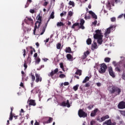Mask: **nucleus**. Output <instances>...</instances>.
Wrapping results in <instances>:
<instances>
[{
	"label": "nucleus",
	"mask_w": 125,
	"mask_h": 125,
	"mask_svg": "<svg viewBox=\"0 0 125 125\" xmlns=\"http://www.w3.org/2000/svg\"><path fill=\"white\" fill-rule=\"evenodd\" d=\"M95 32V34H93V38L95 40H97V42L99 43V44L101 45L102 44V43L103 42V40L102 39H103V35H102V33H101V30H96Z\"/></svg>",
	"instance_id": "1"
},
{
	"label": "nucleus",
	"mask_w": 125,
	"mask_h": 125,
	"mask_svg": "<svg viewBox=\"0 0 125 125\" xmlns=\"http://www.w3.org/2000/svg\"><path fill=\"white\" fill-rule=\"evenodd\" d=\"M42 17L41 16H38L36 17V19L38 20V21H36L35 23V26L34 27V34L36 35V31H37V29H39L40 28V26L42 25Z\"/></svg>",
	"instance_id": "2"
},
{
	"label": "nucleus",
	"mask_w": 125,
	"mask_h": 125,
	"mask_svg": "<svg viewBox=\"0 0 125 125\" xmlns=\"http://www.w3.org/2000/svg\"><path fill=\"white\" fill-rule=\"evenodd\" d=\"M108 89L110 93H115L116 95H120V94L122 91L120 88L115 86L110 87Z\"/></svg>",
	"instance_id": "3"
},
{
	"label": "nucleus",
	"mask_w": 125,
	"mask_h": 125,
	"mask_svg": "<svg viewBox=\"0 0 125 125\" xmlns=\"http://www.w3.org/2000/svg\"><path fill=\"white\" fill-rule=\"evenodd\" d=\"M106 70H107V65L106 64L104 63L101 64L99 69V72L100 74H104V73H105Z\"/></svg>",
	"instance_id": "4"
},
{
	"label": "nucleus",
	"mask_w": 125,
	"mask_h": 125,
	"mask_svg": "<svg viewBox=\"0 0 125 125\" xmlns=\"http://www.w3.org/2000/svg\"><path fill=\"white\" fill-rule=\"evenodd\" d=\"M53 121V118L50 117H46L42 118L43 125H47V124H51Z\"/></svg>",
	"instance_id": "5"
},
{
	"label": "nucleus",
	"mask_w": 125,
	"mask_h": 125,
	"mask_svg": "<svg viewBox=\"0 0 125 125\" xmlns=\"http://www.w3.org/2000/svg\"><path fill=\"white\" fill-rule=\"evenodd\" d=\"M78 116L80 118H86L87 113L84 112L83 110L80 109L78 111Z\"/></svg>",
	"instance_id": "6"
},
{
	"label": "nucleus",
	"mask_w": 125,
	"mask_h": 125,
	"mask_svg": "<svg viewBox=\"0 0 125 125\" xmlns=\"http://www.w3.org/2000/svg\"><path fill=\"white\" fill-rule=\"evenodd\" d=\"M24 22L28 25H30V24H34V21L31 17H26L24 19Z\"/></svg>",
	"instance_id": "7"
},
{
	"label": "nucleus",
	"mask_w": 125,
	"mask_h": 125,
	"mask_svg": "<svg viewBox=\"0 0 125 125\" xmlns=\"http://www.w3.org/2000/svg\"><path fill=\"white\" fill-rule=\"evenodd\" d=\"M27 103L28 104V105L29 106H36L37 105V104L36 103V101L35 100H28L27 101Z\"/></svg>",
	"instance_id": "8"
},
{
	"label": "nucleus",
	"mask_w": 125,
	"mask_h": 125,
	"mask_svg": "<svg viewBox=\"0 0 125 125\" xmlns=\"http://www.w3.org/2000/svg\"><path fill=\"white\" fill-rule=\"evenodd\" d=\"M35 77H36V80H35L36 83H39V82L41 83L42 81V78L41 77V75L36 73Z\"/></svg>",
	"instance_id": "9"
},
{
	"label": "nucleus",
	"mask_w": 125,
	"mask_h": 125,
	"mask_svg": "<svg viewBox=\"0 0 125 125\" xmlns=\"http://www.w3.org/2000/svg\"><path fill=\"white\" fill-rule=\"evenodd\" d=\"M118 109H125V102L124 101L120 102L118 105Z\"/></svg>",
	"instance_id": "10"
},
{
	"label": "nucleus",
	"mask_w": 125,
	"mask_h": 125,
	"mask_svg": "<svg viewBox=\"0 0 125 125\" xmlns=\"http://www.w3.org/2000/svg\"><path fill=\"white\" fill-rule=\"evenodd\" d=\"M108 73L110 76H111V77H112V78H115V77H116V76H115V73L113 71V68H112V67H109L108 68Z\"/></svg>",
	"instance_id": "11"
},
{
	"label": "nucleus",
	"mask_w": 125,
	"mask_h": 125,
	"mask_svg": "<svg viewBox=\"0 0 125 125\" xmlns=\"http://www.w3.org/2000/svg\"><path fill=\"white\" fill-rule=\"evenodd\" d=\"M61 105L63 107H66V106H67V107L69 108L70 106V103H69V100L66 101V103L65 101L62 102Z\"/></svg>",
	"instance_id": "12"
},
{
	"label": "nucleus",
	"mask_w": 125,
	"mask_h": 125,
	"mask_svg": "<svg viewBox=\"0 0 125 125\" xmlns=\"http://www.w3.org/2000/svg\"><path fill=\"white\" fill-rule=\"evenodd\" d=\"M58 68H56L54 71H52L50 73L48 74L49 77H53L54 76V74H56L57 73H58Z\"/></svg>",
	"instance_id": "13"
},
{
	"label": "nucleus",
	"mask_w": 125,
	"mask_h": 125,
	"mask_svg": "<svg viewBox=\"0 0 125 125\" xmlns=\"http://www.w3.org/2000/svg\"><path fill=\"white\" fill-rule=\"evenodd\" d=\"M107 119H109V115H105L103 117L101 118V120L99 118H97V121H99L101 123L102 122H104L105 120H107Z\"/></svg>",
	"instance_id": "14"
},
{
	"label": "nucleus",
	"mask_w": 125,
	"mask_h": 125,
	"mask_svg": "<svg viewBox=\"0 0 125 125\" xmlns=\"http://www.w3.org/2000/svg\"><path fill=\"white\" fill-rule=\"evenodd\" d=\"M114 66H117L115 68L116 71H117L118 72H121V69H120V67H121V63H113Z\"/></svg>",
	"instance_id": "15"
},
{
	"label": "nucleus",
	"mask_w": 125,
	"mask_h": 125,
	"mask_svg": "<svg viewBox=\"0 0 125 125\" xmlns=\"http://www.w3.org/2000/svg\"><path fill=\"white\" fill-rule=\"evenodd\" d=\"M98 112V108H96L94 110H93L91 114H90V116L91 117H95L96 116V113Z\"/></svg>",
	"instance_id": "16"
},
{
	"label": "nucleus",
	"mask_w": 125,
	"mask_h": 125,
	"mask_svg": "<svg viewBox=\"0 0 125 125\" xmlns=\"http://www.w3.org/2000/svg\"><path fill=\"white\" fill-rule=\"evenodd\" d=\"M88 13L89 14H90V15H91L92 18L94 19H97V16L92 11H88Z\"/></svg>",
	"instance_id": "17"
},
{
	"label": "nucleus",
	"mask_w": 125,
	"mask_h": 125,
	"mask_svg": "<svg viewBox=\"0 0 125 125\" xmlns=\"http://www.w3.org/2000/svg\"><path fill=\"white\" fill-rule=\"evenodd\" d=\"M97 43L96 42H93V43L91 45V49L92 50H94V49H97Z\"/></svg>",
	"instance_id": "18"
},
{
	"label": "nucleus",
	"mask_w": 125,
	"mask_h": 125,
	"mask_svg": "<svg viewBox=\"0 0 125 125\" xmlns=\"http://www.w3.org/2000/svg\"><path fill=\"white\" fill-rule=\"evenodd\" d=\"M114 26H111L109 27L108 28L106 29V31L105 32L104 35H107V34H110L111 33V29H112L113 28Z\"/></svg>",
	"instance_id": "19"
},
{
	"label": "nucleus",
	"mask_w": 125,
	"mask_h": 125,
	"mask_svg": "<svg viewBox=\"0 0 125 125\" xmlns=\"http://www.w3.org/2000/svg\"><path fill=\"white\" fill-rule=\"evenodd\" d=\"M65 51L66 53H72V49H71V47H66L65 49Z\"/></svg>",
	"instance_id": "20"
},
{
	"label": "nucleus",
	"mask_w": 125,
	"mask_h": 125,
	"mask_svg": "<svg viewBox=\"0 0 125 125\" xmlns=\"http://www.w3.org/2000/svg\"><path fill=\"white\" fill-rule=\"evenodd\" d=\"M90 78H91V77H88L86 76L85 79H84V80L83 81V83H86L87 82H88V81H89V79H90Z\"/></svg>",
	"instance_id": "21"
},
{
	"label": "nucleus",
	"mask_w": 125,
	"mask_h": 125,
	"mask_svg": "<svg viewBox=\"0 0 125 125\" xmlns=\"http://www.w3.org/2000/svg\"><path fill=\"white\" fill-rule=\"evenodd\" d=\"M89 54V51H87L84 53V55L83 56V58L84 59L86 57H87V55Z\"/></svg>",
	"instance_id": "22"
},
{
	"label": "nucleus",
	"mask_w": 125,
	"mask_h": 125,
	"mask_svg": "<svg viewBox=\"0 0 125 125\" xmlns=\"http://www.w3.org/2000/svg\"><path fill=\"white\" fill-rule=\"evenodd\" d=\"M76 75H79V76H82V70L78 69L75 72Z\"/></svg>",
	"instance_id": "23"
},
{
	"label": "nucleus",
	"mask_w": 125,
	"mask_h": 125,
	"mask_svg": "<svg viewBox=\"0 0 125 125\" xmlns=\"http://www.w3.org/2000/svg\"><path fill=\"white\" fill-rule=\"evenodd\" d=\"M112 123V122L111 121V120L109 119L104 122V124L106 125H111Z\"/></svg>",
	"instance_id": "24"
},
{
	"label": "nucleus",
	"mask_w": 125,
	"mask_h": 125,
	"mask_svg": "<svg viewBox=\"0 0 125 125\" xmlns=\"http://www.w3.org/2000/svg\"><path fill=\"white\" fill-rule=\"evenodd\" d=\"M40 89H39V87H36L33 90H31V92H33V91H35L36 93H38Z\"/></svg>",
	"instance_id": "25"
},
{
	"label": "nucleus",
	"mask_w": 125,
	"mask_h": 125,
	"mask_svg": "<svg viewBox=\"0 0 125 125\" xmlns=\"http://www.w3.org/2000/svg\"><path fill=\"white\" fill-rule=\"evenodd\" d=\"M49 19V21L50 20V19H54V12H52Z\"/></svg>",
	"instance_id": "26"
},
{
	"label": "nucleus",
	"mask_w": 125,
	"mask_h": 125,
	"mask_svg": "<svg viewBox=\"0 0 125 125\" xmlns=\"http://www.w3.org/2000/svg\"><path fill=\"white\" fill-rule=\"evenodd\" d=\"M13 117H14L13 114L12 113V112H10V116L9 118V121H12L13 120Z\"/></svg>",
	"instance_id": "27"
},
{
	"label": "nucleus",
	"mask_w": 125,
	"mask_h": 125,
	"mask_svg": "<svg viewBox=\"0 0 125 125\" xmlns=\"http://www.w3.org/2000/svg\"><path fill=\"white\" fill-rule=\"evenodd\" d=\"M111 61V58L106 57L104 59V62L106 63H109Z\"/></svg>",
	"instance_id": "28"
},
{
	"label": "nucleus",
	"mask_w": 125,
	"mask_h": 125,
	"mask_svg": "<svg viewBox=\"0 0 125 125\" xmlns=\"http://www.w3.org/2000/svg\"><path fill=\"white\" fill-rule=\"evenodd\" d=\"M57 26L58 27H61L62 26H64V23L61 21L58 22H57Z\"/></svg>",
	"instance_id": "29"
},
{
	"label": "nucleus",
	"mask_w": 125,
	"mask_h": 125,
	"mask_svg": "<svg viewBox=\"0 0 125 125\" xmlns=\"http://www.w3.org/2000/svg\"><path fill=\"white\" fill-rule=\"evenodd\" d=\"M91 39L90 38H88L87 40H86V43L87 44H88V45H89V44H91Z\"/></svg>",
	"instance_id": "30"
},
{
	"label": "nucleus",
	"mask_w": 125,
	"mask_h": 125,
	"mask_svg": "<svg viewBox=\"0 0 125 125\" xmlns=\"http://www.w3.org/2000/svg\"><path fill=\"white\" fill-rule=\"evenodd\" d=\"M79 86H80V85L77 84L73 87V89L75 91H77V90H78V89H79Z\"/></svg>",
	"instance_id": "31"
},
{
	"label": "nucleus",
	"mask_w": 125,
	"mask_h": 125,
	"mask_svg": "<svg viewBox=\"0 0 125 125\" xmlns=\"http://www.w3.org/2000/svg\"><path fill=\"white\" fill-rule=\"evenodd\" d=\"M32 82H34L36 80V77L33 74H31Z\"/></svg>",
	"instance_id": "32"
},
{
	"label": "nucleus",
	"mask_w": 125,
	"mask_h": 125,
	"mask_svg": "<svg viewBox=\"0 0 125 125\" xmlns=\"http://www.w3.org/2000/svg\"><path fill=\"white\" fill-rule=\"evenodd\" d=\"M68 4L69 5H72V7L75 6V2L73 1H69Z\"/></svg>",
	"instance_id": "33"
},
{
	"label": "nucleus",
	"mask_w": 125,
	"mask_h": 125,
	"mask_svg": "<svg viewBox=\"0 0 125 125\" xmlns=\"http://www.w3.org/2000/svg\"><path fill=\"white\" fill-rule=\"evenodd\" d=\"M31 3V2H32V0H27V1L26 2V4L25 5V8H26V7H28V6H29V3Z\"/></svg>",
	"instance_id": "34"
},
{
	"label": "nucleus",
	"mask_w": 125,
	"mask_h": 125,
	"mask_svg": "<svg viewBox=\"0 0 125 125\" xmlns=\"http://www.w3.org/2000/svg\"><path fill=\"white\" fill-rule=\"evenodd\" d=\"M66 58H67V59H68L69 60H70V59H72V55L70 54H67Z\"/></svg>",
	"instance_id": "35"
},
{
	"label": "nucleus",
	"mask_w": 125,
	"mask_h": 125,
	"mask_svg": "<svg viewBox=\"0 0 125 125\" xmlns=\"http://www.w3.org/2000/svg\"><path fill=\"white\" fill-rule=\"evenodd\" d=\"M65 77H66V75H65V74H61L59 76V77L61 79H64V78H65Z\"/></svg>",
	"instance_id": "36"
},
{
	"label": "nucleus",
	"mask_w": 125,
	"mask_h": 125,
	"mask_svg": "<svg viewBox=\"0 0 125 125\" xmlns=\"http://www.w3.org/2000/svg\"><path fill=\"white\" fill-rule=\"evenodd\" d=\"M45 32V27H42V32L41 33L40 35H43Z\"/></svg>",
	"instance_id": "37"
},
{
	"label": "nucleus",
	"mask_w": 125,
	"mask_h": 125,
	"mask_svg": "<svg viewBox=\"0 0 125 125\" xmlns=\"http://www.w3.org/2000/svg\"><path fill=\"white\" fill-rule=\"evenodd\" d=\"M57 49H60L61 48V43H59L57 44Z\"/></svg>",
	"instance_id": "38"
},
{
	"label": "nucleus",
	"mask_w": 125,
	"mask_h": 125,
	"mask_svg": "<svg viewBox=\"0 0 125 125\" xmlns=\"http://www.w3.org/2000/svg\"><path fill=\"white\" fill-rule=\"evenodd\" d=\"M80 25H83L84 24V20L83 19H82L80 21Z\"/></svg>",
	"instance_id": "39"
},
{
	"label": "nucleus",
	"mask_w": 125,
	"mask_h": 125,
	"mask_svg": "<svg viewBox=\"0 0 125 125\" xmlns=\"http://www.w3.org/2000/svg\"><path fill=\"white\" fill-rule=\"evenodd\" d=\"M111 22H116V18L113 17L110 19Z\"/></svg>",
	"instance_id": "40"
},
{
	"label": "nucleus",
	"mask_w": 125,
	"mask_h": 125,
	"mask_svg": "<svg viewBox=\"0 0 125 125\" xmlns=\"http://www.w3.org/2000/svg\"><path fill=\"white\" fill-rule=\"evenodd\" d=\"M94 105L93 104H90L88 106V108L89 109V110H91V109H92V108L94 107Z\"/></svg>",
	"instance_id": "41"
},
{
	"label": "nucleus",
	"mask_w": 125,
	"mask_h": 125,
	"mask_svg": "<svg viewBox=\"0 0 125 125\" xmlns=\"http://www.w3.org/2000/svg\"><path fill=\"white\" fill-rule=\"evenodd\" d=\"M22 53L23 57H25V56H26V49L22 50Z\"/></svg>",
	"instance_id": "42"
},
{
	"label": "nucleus",
	"mask_w": 125,
	"mask_h": 125,
	"mask_svg": "<svg viewBox=\"0 0 125 125\" xmlns=\"http://www.w3.org/2000/svg\"><path fill=\"white\" fill-rule=\"evenodd\" d=\"M49 19H48L47 21V22L45 23V26L43 27V28H45V29H46V27H47V24H48V22H49Z\"/></svg>",
	"instance_id": "43"
},
{
	"label": "nucleus",
	"mask_w": 125,
	"mask_h": 125,
	"mask_svg": "<svg viewBox=\"0 0 125 125\" xmlns=\"http://www.w3.org/2000/svg\"><path fill=\"white\" fill-rule=\"evenodd\" d=\"M89 86H90V83H87L85 84V87H89Z\"/></svg>",
	"instance_id": "44"
},
{
	"label": "nucleus",
	"mask_w": 125,
	"mask_h": 125,
	"mask_svg": "<svg viewBox=\"0 0 125 125\" xmlns=\"http://www.w3.org/2000/svg\"><path fill=\"white\" fill-rule=\"evenodd\" d=\"M79 29H82V30H84V26H83V24H80V26L79 27Z\"/></svg>",
	"instance_id": "45"
},
{
	"label": "nucleus",
	"mask_w": 125,
	"mask_h": 125,
	"mask_svg": "<svg viewBox=\"0 0 125 125\" xmlns=\"http://www.w3.org/2000/svg\"><path fill=\"white\" fill-rule=\"evenodd\" d=\"M68 14L69 16H70V17H71V16H73V13L72 11H69V12H68Z\"/></svg>",
	"instance_id": "46"
},
{
	"label": "nucleus",
	"mask_w": 125,
	"mask_h": 125,
	"mask_svg": "<svg viewBox=\"0 0 125 125\" xmlns=\"http://www.w3.org/2000/svg\"><path fill=\"white\" fill-rule=\"evenodd\" d=\"M42 60H43V61H44V62H46L48 61V59L46 58H43L42 59Z\"/></svg>",
	"instance_id": "47"
},
{
	"label": "nucleus",
	"mask_w": 125,
	"mask_h": 125,
	"mask_svg": "<svg viewBox=\"0 0 125 125\" xmlns=\"http://www.w3.org/2000/svg\"><path fill=\"white\" fill-rule=\"evenodd\" d=\"M24 70H26V69H27L28 65H27V63H24Z\"/></svg>",
	"instance_id": "48"
},
{
	"label": "nucleus",
	"mask_w": 125,
	"mask_h": 125,
	"mask_svg": "<svg viewBox=\"0 0 125 125\" xmlns=\"http://www.w3.org/2000/svg\"><path fill=\"white\" fill-rule=\"evenodd\" d=\"M44 65H41L40 67H39V68H37L38 71H40L41 69L44 68Z\"/></svg>",
	"instance_id": "49"
},
{
	"label": "nucleus",
	"mask_w": 125,
	"mask_h": 125,
	"mask_svg": "<svg viewBox=\"0 0 125 125\" xmlns=\"http://www.w3.org/2000/svg\"><path fill=\"white\" fill-rule=\"evenodd\" d=\"M121 115H122L123 116H125V111H121L120 112Z\"/></svg>",
	"instance_id": "50"
},
{
	"label": "nucleus",
	"mask_w": 125,
	"mask_h": 125,
	"mask_svg": "<svg viewBox=\"0 0 125 125\" xmlns=\"http://www.w3.org/2000/svg\"><path fill=\"white\" fill-rule=\"evenodd\" d=\"M120 58H121V59H122V61H123V63H125V58L123 57H121Z\"/></svg>",
	"instance_id": "51"
},
{
	"label": "nucleus",
	"mask_w": 125,
	"mask_h": 125,
	"mask_svg": "<svg viewBox=\"0 0 125 125\" xmlns=\"http://www.w3.org/2000/svg\"><path fill=\"white\" fill-rule=\"evenodd\" d=\"M107 7H111V3H110L109 1H108V3H107Z\"/></svg>",
	"instance_id": "52"
},
{
	"label": "nucleus",
	"mask_w": 125,
	"mask_h": 125,
	"mask_svg": "<svg viewBox=\"0 0 125 125\" xmlns=\"http://www.w3.org/2000/svg\"><path fill=\"white\" fill-rule=\"evenodd\" d=\"M60 67L62 68V69H64V66L63 65V63H60Z\"/></svg>",
	"instance_id": "53"
},
{
	"label": "nucleus",
	"mask_w": 125,
	"mask_h": 125,
	"mask_svg": "<svg viewBox=\"0 0 125 125\" xmlns=\"http://www.w3.org/2000/svg\"><path fill=\"white\" fill-rule=\"evenodd\" d=\"M92 24L93 25H94V26H96V24H97V21H95L92 22Z\"/></svg>",
	"instance_id": "54"
},
{
	"label": "nucleus",
	"mask_w": 125,
	"mask_h": 125,
	"mask_svg": "<svg viewBox=\"0 0 125 125\" xmlns=\"http://www.w3.org/2000/svg\"><path fill=\"white\" fill-rule=\"evenodd\" d=\"M26 76V73L22 75V80H24L25 79Z\"/></svg>",
	"instance_id": "55"
},
{
	"label": "nucleus",
	"mask_w": 125,
	"mask_h": 125,
	"mask_svg": "<svg viewBox=\"0 0 125 125\" xmlns=\"http://www.w3.org/2000/svg\"><path fill=\"white\" fill-rule=\"evenodd\" d=\"M96 85L97 86H98L99 87L101 86V83H96Z\"/></svg>",
	"instance_id": "56"
},
{
	"label": "nucleus",
	"mask_w": 125,
	"mask_h": 125,
	"mask_svg": "<svg viewBox=\"0 0 125 125\" xmlns=\"http://www.w3.org/2000/svg\"><path fill=\"white\" fill-rule=\"evenodd\" d=\"M30 13L34 14V13H35V10H34V9H30Z\"/></svg>",
	"instance_id": "57"
},
{
	"label": "nucleus",
	"mask_w": 125,
	"mask_h": 125,
	"mask_svg": "<svg viewBox=\"0 0 125 125\" xmlns=\"http://www.w3.org/2000/svg\"><path fill=\"white\" fill-rule=\"evenodd\" d=\"M122 79L125 81V73L122 74Z\"/></svg>",
	"instance_id": "58"
},
{
	"label": "nucleus",
	"mask_w": 125,
	"mask_h": 125,
	"mask_svg": "<svg viewBox=\"0 0 125 125\" xmlns=\"http://www.w3.org/2000/svg\"><path fill=\"white\" fill-rule=\"evenodd\" d=\"M44 42H45V43H47V42H49V38L47 39L46 40H44Z\"/></svg>",
	"instance_id": "59"
},
{
	"label": "nucleus",
	"mask_w": 125,
	"mask_h": 125,
	"mask_svg": "<svg viewBox=\"0 0 125 125\" xmlns=\"http://www.w3.org/2000/svg\"><path fill=\"white\" fill-rule=\"evenodd\" d=\"M64 85H69V83L68 82H64L63 83Z\"/></svg>",
	"instance_id": "60"
},
{
	"label": "nucleus",
	"mask_w": 125,
	"mask_h": 125,
	"mask_svg": "<svg viewBox=\"0 0 125 125\" xmlns=\"http://www.w3.org/2000/svg\"><path fill=\"white\" fill-rule=\"evenodd\" d=\"M124 17V14H121L118 16V18H123Z\"/></svg>",
	"instance_id": "61"
},
{
	"label": "nucleus",
	"mask_w": 125,
	"mask_h": 125,
	"mask_svg": "<svg viewBox=\"0 0 125 125\" xmlns=\"http://www.w3.org/2000/svg\"><path fill=\"white\" fill-rule=\"evenodd\" d=\"M74 26H79L80 25V23L79 22H75L74 24Z\"/></svg>",
	"instance_id": "62"
},
{
	"label": "nucleus",
	"mask_w": 125,
	"mask_h": 125,
	"mask_svg": "<svg viewBox=\"0 0 125 125\" xmlns=\"http://www.w3.org/2000/svg\"><path fill=\"white\" fill-rule=\"evenodd\" d=\"M20 86H21V87H24V84L23 83L21 82L20 83Z\"/></svg>",
	"instance_id": "63"
},
{
	"label": "nucleus",
	"mask_w": 125,
	"mask_h": 125,
	"mask_svg": "<svg viewBox=\"0 0 125 125\" xmlns=\"http://www.w3.org/2000/svg\"><path fill=\"white\" fill-rule=\"evenodd\" d=\"M35 125H40V123L38 122L37 121H36L35 123Z\"/></svg>",
	"instance_id": "64"
}]
</instances>
